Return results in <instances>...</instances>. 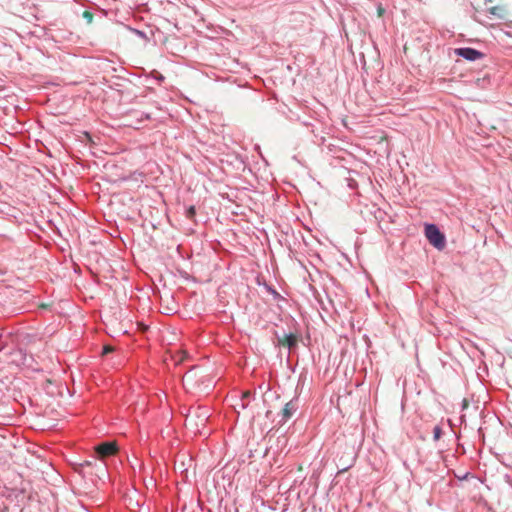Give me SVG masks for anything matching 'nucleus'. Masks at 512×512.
Returning a JSON list of instances; mask_svg holds the SVG:
<instances>
[{
    "instance_id": "obj_4",
    "label": "nucleus",
    "mask_w": 512,
    "mask_h": 512,
    "mask_svg": "<svg viewBox=\"0 0 512 512\" xmlns=\"http://www.w3.org/2000/svg\"><path fill=\"white\" fill-rule=\"evenodd\" d=\"M298 408L299 404L297 398H294L288 403H286L282 410V421L286 422L287 420H289L296 413Z\"/></svg>"
},
{
    "instance_id": "obj_6",
    "label": "nucleus",
    "mask_w": 512,
    "mask_h": 512,
    "mask_svg": "<svg viewBox=\"0 0 512 512\" xmlns=\"http://www.w3.org/2000/svg\"><path fill=\"white\" fill-rule=\"evenodd\" d=\"M192 464V460L190 458H187L185 455L183 456V459L181 460H178L176 463H175V469L177 472H179L180 474H183L184 477L186 478L187 477V471H188V467L191 466Z\"/></svg>"
},
{
    "instance_id": "obj_9",
    "label": "nucleus",
    "mask_w": 512,
    "mask_h": 512,
    "mask_svg": "<svg viewBox=\"0 0 512 512\" xmlns=\"http://www.w3.org/2000/svg\"><path fill=\"white\" fill-rule=\"evenodd\" d=\"M284 338L283 344L286 345L288 349H291L297 343V339L292 333L285 334Z\"/></svg>"
},
{
    "instance_id": "obj_2",
    "label": "nucleus",
    "mask_w": 512,
    "mask_h": 512,
    "mask_svg": "<svg viewBox=\"0 0 512 512\" xmlns=\"http://www.w3.org/2000/svg\"><path fill=\"white\" fill-rule=\"evenodd\" d=\"M425 236L431 245L438 250H443L446 246V237L439 230V226H425Z\"/></svg>"
},
{
    "instance_id": "obj_8",
    "label": "nucleus",
    "mask_w": 512,
    "mask_h": 512,
    "mask_svg": "<svg viewBox=\"0 0 512 512\" xmlns=\"http://www.w3.org/2000/svg\"><path fill=\"white\" fill-rule=\"evenodd\" d=\"M251 394L250 392H245L242 394V397L236 401L234 404V409L239 413L241 410H245L250 403Z\"/></svg>"
},
{
    "instance_id": "obj_13",
    "label": "nucleus",
    "mask_w": 512,
    "mask_h": 512,
    "mask_svg": "<svg viewBox=\"0 0 512 512\" xmlns=\"http://www.w3.org/2000/svg\"><path fill=\"white\" fill-rule=\"evenodd\" d=\"M188 213H189L190 215H194V213H195V209H194V207H190V208H189V210H188Z\"/></svg>"
},
{
    "instance_id": "obj_12",
    "label": "nucleus",
    "mask_w": 512,
    "mask_h": 512,
    "mask_svg": "<svg viewBox=\"0 0 512 512\" xmlns=\"http://www.w3.org/2000/svg\"><path fill=\"white\" fill-rule=\"evenodd\" d=\"M83 16H84L85 18H87L89 21H91V20H92V18H93L92 13H90L89 11H85V12L83 13Z\"/></svg>"
},
{
    "instance_id": "obj_3",
    "label": "nucleus",
    "mask_w": 512,
    "mask_h": 512,
    "mask_svg": "<svg viewBox=\"0 0 512 512\" xmlns=\"http://www.w3.org/2000/svg\"><path fill=\"white\" fill-rule=\"evenodd\" d=\"M454 53L468 61H475L483 57L480 51L473 48H457L454 50Z\"/></svg>"
},
{
    "instance_id": "obj_1",
    "label": "nucleus",
    "mask_w": 512,
    "mask_h": 512,
    "mask_svg": "<svg viewBox=\"0 0 512 512\" xmlns=\"http://www.w3.org/2000/svg\"><path fill=\"white\" fill-rule=\"evenodd\" d=\"M209 418V410L206 407H196L190 409L186 414L185 425L188 430H190L194 434H209L208 431L205 430L206 423Z\"/></svg>"
},
{
    "instance_id": "obj_10",
    "label": "nucleus",
    "mask_w": 512,
    "mask_h": 512,
    "mask_svg": "<svg viewBox=\"0 0 512 512\" xmlns=\"http://www.w3.org/2000/svg\"><path fill=\"white\" fill-rule=\"evenodd\" d=\"M441 434H442V430H441L440 426H435L433 429V439L435 441H438L441 437Z\"/></svg>"
},
{
    "instance_id": "obj_14",
    "label": "nucleus",
    "mask_w": 512,
    "mask_h": 512,
    "mask_svg": "<svg viewBox=\"0 0 512 512\" xmlns=\"http://www.w3.org/2000/svg\"><path fill=\"white\" fill-rule=\"evenodd\" d=\"M110 351H111V348H110V347H104V350H103V352H104V353H108V352H110Z\"/></svg>"
},
{
    "instance_id": "obj_5",
    "label": "nucleus",
    "mask_w": 512,
    "mask_h": 512,
    "mask_svg": "<svg viewBox=\"0 0 512 512\" xmlns=\"http://www.w3.org/2000/svg\"><path fill=\"white\" fill-rule=\"evenodd\" d=\"M96 451L101 456L112 455L116 451L115 442H105L97 446Z\"/></svg>"
},
{
    "instance_id": "obj_11",
    "label": "nucleus",
    "mask_w": 512,
    "mask_h": 512,
    "mask_svg": "<svg viewBox=\"0 0 512 512\" xmlns=\"http://www.w3.org/2000/svg\"><path fill=\"white\" fill-rule=\"evenodd\" d=\"M385 13V8L380 4L378 7H377V16L378 17H382Z\"/></svg>"
},
{
    "instance_id": "obj_7",
    "label": "nucleus",
    "mask_w": 512,
    "mask_h": 512,
    "mask_svg": "<svg viewBox=\"0 0 512 512\" xmlns=\"http://www.w3.org/2000/svg\"><path fill=\"white\" fill-rule=\"evenodd\" d=\"M197 369L193 368L186 372L183 377V383L187 388H194L196 386Z\"/></svg>"
}]
</instances>
